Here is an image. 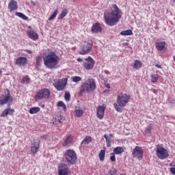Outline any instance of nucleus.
Instances as JSON below:
<instances>
[{"instance_id":"obj_1","label":"nucleus","mask_w":175,"mask_h":175,"mask_svg":"<svg viewBox=\"0 0 175 175\" xmlns=\"http://www.w3.org/2000/svg\"><path fill=\"white\" fill-rule=\"evenodd\" d=\"M121 10L116 4L111 7V11L104 12V20L105 24L109 27H113L121 20Z\"/></svg>"},{"instance_id":"obj_2","label":"nucleus","mask_w":175,"mask_h":175,"mask_svg":"<svg viewBox=\"0 0 175 175\" xmlns=\"http://www.w3.org/2000/svg\"><path fill=\"white\" fill-rule=\"evenodd\" d=\"M44 65L48 69H57L58 62H59V57L55 51H51L43 57Z\"/></svg>"},{"instance_id":"obj_3","label":"nucleus","mask_w":175,"mask_h":175,"mask_svg":"<svg viewBox=\"0 0 175 175\" xmlns=\"http://www.w3.org/2000/svg\"><path fill=\"white\" fill-rule=\"evenodd\" d=\"M129 99H131V96L126 94V93L119 94L117 96V103L113 104L115 110L119 113H122L123 109L121 107H125L126 105H127L128 102H129Z\"/></svg>"},{"instance_id":"obj_4","label":"nucleus","mask_w":175,"mask_h":175,"mask_svg":"<svg viewBox=\"0 0 175 175\" xmlns=\"http://www.w3.org/2000/svg\"><path fill=\"white\" fill-rule=\"evenodd\" d=\"M96 90V83L95 79H88L85 82L83 83L81 85V90L79 92L80 95H83L84 92L90 94V92H94Z\"/></svg>"},{"instance_id":"obj_5","label":"nucleus","mask_w":175,"mask_h":175,"mask_svg":"<svg viewBox=\"0 0 175 175\" xmlns=\"http://www.w3.org/2000/svg\"><path fill=\"white\" fill-rule=\"evenodd\" d=\"M66 161L68 165H75L77 161V154L75 150H67L65 152Z\"/></svg>"},{"instance_id":"obj_6","label":"nucleus","mask_w":175,"mask_h":175,"mask_svg":"<svg viewBox=\"0 0 175 175\" xmlns=\"http://www.w3.org/2000/svg\"><path fill=\"white\" fill-rule=\"evenodd\" d=\"M94 46V42L92 40L87 42L86 44L81 45L79 53L81 55H85L90 54L92 50V46Z\"/></svg>"},{"instance_id":"obj_7","label":"nucleus","mask_w":175,"mask_h":175,"mask_svg":"<svg viewBox=\"0 0 175 175\" xmlns=\"http://www.w3.org/2000/svg\"><path fill=\"white\" fill-rule=\"evenodd\" d=\"M66 84H68V79L66 78L53 80V86L57 91H64L66 88Z\"/></svg>"},{"instance_id":"obj_8","label":"nucleus","mask_w":175,"mask_h":175,"mask_svg":"<svg viewBox=\"0 0 175 175\" xmlns=\"http://www.w3.org/2000/svg\"><path fill=\"white\" fill-rule=\"evenodd\" d=\"M156 154L159 159H166V158L169 157V151L161 146V145H157Z\"/></svg>"},{"instance_id":"obj_9","label":"nucleus","mask_w":175,"mask_h":175,"mask_svg":"<svg viewBox=\"0 0 175 175\" xmlns=\"http://www.w3.org/2000/svg\"><path fill=\"white\" fill-rule=\"evenodd\" d=\"M9 102H13V97L10 95L9 89H6L4 94H1L0 96V105L1 106H3L6 103H9Z\"/></svg>"},{"instance_id":"obj_10","label":"nucleus","mask_w":175,"mask_h":175,"mask_svg":"<svg viewBox=\"0 0 175 175\" xmlns=\"http://www.w3.org/2000/svg\"><path fill=\"white\" fill-rule=\"evenodd\" d=\"M51 95L50 90L48 88H43L39 90L36 94V99H49Z\"/></svg>"},{"instance_id":"obj_11","label":"nucleus","mask_w":175,"mask_h":175,"mask_svg":"<svg viewBox=\"0 0 175 175\" xmlns=\"http://www.w3.org/2000/svg\"><path fill=\"white\" fill-rule=\"evenodd\" d=\"M132 155L133 158H137L139 161H142V159H143V155H144V151H143L142 147L135 146L133 150Z\"/></svg>"},{"instance_id":"obj_12","label":"nucleus","mask_w":175,"mask_h":175,"mask_svg":"<svg viewBox=\"0 0 175 175\" xmlns=\"http://www.w3.org/2000/svg\"><path fill=\"white\" fill-rule=\"evenodd\" d=\"M95 65V61L91 56H88V58L85 59V62H83V68H85L87 70H91V69L94 68Z\"/></svg>"},{"instance_id":"obj_13","label":"nucleus","mask_w":175,"mask_h":175,"mask_svg":"<svg viewBox=\"0 0 175 175\" xmlns=\"http://www.w3.org/2000/svg\"><path fill=\"white\" fill-rule=\"evenodd\" d=\"M106 111V106L105 105H98L96 107V117L98 120H103L105 118V111Z\"/></svg>"},{"instance_id":"obj_14","label":"nucleus","mask_w":175,"mask_h":175,"mask_svg":"<svg viewBox=\"0 0 175 175\" xmlns=\"http://www.w3.org/2000/svg\"><path fill=\"white\" fill-rule=\"evenodd\" d=\"M85 111V107H80L79 105L75 106V117L77 118H80L83 117L84 115V112Z\"/></svg>"},{"instance_id":"obj_15","label":"nucleus","mask_w":175,"mask_h":175,"mask_svg":"<svg viewBox=\"0 0 175 175\" xmlns=\"http://www.w3.org/2000/svg\"><path fill=\"white\" fill-rule=\"evenodd\" d=\"M39 147H40V140L38 139L31 143V152L33 155H35L39 151Z\"/></svg>"},{"instance_id":"obj_16","label":"nucleus","mask_w":175,"mask_h":175,"mask_svg":"<svg viewBox=\"0 0 175 175\" xmlns=\"http://www.w3.org/2000/svg\"><path fill=\"white\" fill-rule=\"evenodd\" d=\"M27 34L29 38L32 40H38V39H39V34H38V33H36V31H35L31 27H29L28 28Z\"/></svg>"},{"instance_id":"obj_17","label":"nucleus","mask_w":175,"mask_h":175,"mask_svg":"<svg viewBox=\"0 0 175 175\" xmlns=\"http://www.w3.org/2000/svg\"><path fill=\"white\" fill-rule=\"evenodd\" d=\"M18 9V3L15 0H10V3H8V10L10 13L12 12H16Z\"/></svg>"},{"instance_id":"obj_18","label":"nucleus","mask_w":175,"mask_h":175,"mask_svg":"<svg viewBox=\"0 0 175 175\" xmlns=\"http://www.w3.org/2000/svg\"><path fill=\"white\" fill-rule=\"evenodd\" d=\"M102 26H100V23H96L92 25L91 31L92 33H102Z\"/></svg>"},{"instance_id":"obj_19","label":"nucleus","mask_w":175,"mask_h":175,"mask_svg":"<svg viewBox=\"0 0 175 175\" xmlns=\"http://www.w3.org/2000/svg\"><path fill=\"white\" fill-rule=\"evenodd\" d=\"M69 170L68 169V165L65 164H61L58 167V174L59 175H68Z\"/></svg>"},{"instance_id":"obj_20","label":"nucleus","mask_w":175,"mask_h":175,"mask_svg":"<svg viewBox=\"0 0 175 175\" xmlns=\"http://www.w3.org/2000/svg\"><path fill=\"white\" fill-rule=\"evenodd\" d=\"M27 62H28V59L25 57H19L16 59L15 64L18 66H25L27 65Z\"/></svg>"},{"instance_id":"obj_21","label":"nucleus","mask_w":175,"mask_h":175,"mask_svg":"<svg viewBox=\"0 0 175 175\" xmlns=\"http://www.w3.org/2000/svg\"><path fill=\"white\" fill-rule=\"evenodd\" d=\"M73 135H68L62 144L63 147H70V146H72V142L73 141Z\"/></svg>"},{"instance_id":"obj_22","label":"nucleus","mask_w":175,"mask_h":175,"mask_svg":"<svg viewBox=\"0 0 175 175\" xmlns=\"http://www.w3.org/2000/svg\"><path fill=\"white\" fill-rule=\"evenodd\" d=\"M155 46L159 51H163V50H166V42H157Z\"/></svg>"},{"instance_id":"obj_23","label":"nucleus","mask_w":175,"mask_h":175,"mask_svg":"<svg viewBox=\"0 0 175 175\" xmlns=\"http://www.w3.org/2000/svg\"><path fill=\"white\" fill-rule=\"evenodd\" d=\"M14 111V109H10V107L6 108L2 111V113L0 115V117H6V116H8V114L10 116H13Z\"/></svg>"},{"instance_id":"obj_24","label":"nucleus","mask_w":175,"mask_h":175,"mask_svg":"<svg viewBox=\"0 0 175 175\" xmlns=\"http://www.w3.org/2000/svg\"><path fill=\"white\" fill-rule=\"evenodd\" d=\"M92 142V137L90 135H87L85 137L83 140L81 142V146H87V144H90Z\"/></svg>"},{"instance_id":"obj_25","label":"nucleus","mask_w":175,"mask_h":175,"mask_svg":"<svg viewBox=\"0 0 175 175\" xmlns=\"http://www.w3.org/2000/svg\"><path fill=\"white\" fill-rule=\"evenodd\" d=\"M113 134H109V135L105 134L104 135V137L106 140L107 147H111V137H113Z\"/></svg>"},{"instance_id":"obj_26","label":"nucleus","mask_w":175,"mask_h":175,"mask_svg":"<svg viewBox=\"0 0 175 175\" xmlns=\"http://www.w3.org/2000/svg\"><path fill=\"white\" fill-rule=\"evenodd\" d=\"M104 149H102L99 154H98V158L101 162H103L105 161V157H106V148H103Z\"/></svg>"},{"instance_id":"obj_27","label":"nucleus","mask_w":175,"mask_h":175,"mask_svg":"<svg viewBox=\"0 0 175 175\" xmlns=\"http://www.w3.org/2000/svg\"><path fill=\"white\" fill-rule=\"evenodd\" d=\"M124 152V148L121 146H117L113 148V153L116 155H120V154H122Z\"/></svg>"},{"instance_id":"obj_28","label":"nucleus","mask_w":175,"mask_h":175,"mask_svg":"<svg viewBox=\"0 0 175 175\" xmlns=\"http://www.w3.org/2000/svg\"><path fill=\"white\" fill-rule=\"evenodd\" d=\"M142 65H143V64L142 63V62H140V60L136 59L134 62L133 68V69H139V68H142Z\"/></svg>"},{"instance_id":"obj_29","label":"nucleus","mask_w":175,"mask_h":175,"mask_svg":"<svg viewBox=\"0 0 175 175\" xmlns=\"http://www.w3.org/2000/svg\"><path fill=\"white\" fill-rule=\"evenodd\" d=\"M39 111H40V107H31L29 110V114H36L37 113H39Z\"/></svg>"},{"instance_id":"obj_30","label":"nucleus","mask_w":175,"mask_h":175,"mask_svg":"<svg viewBox=\"0 0 175 175\" xmlns=\"http://www.w3.org/2000/svg\"><path fill=\"white\" fill-rule=\"evenodd\" d=\"M120 35L122 36H132V35H133V31H132L131 29L122 31L120 32Z\"/></svg>"},{"instance_id":"obj_31","label":"nucleus","mask_w":175,"mask_h":175,"mask_svg":"<svg viewBox=\"0 0 175 175\" xmlns=\"http://www.w3.org/2000/svg\"><path fill=\"white\" fill-rule=\"evenodd\" d=\"M150 77L152 83H157V81H158V79H159V75L158 74L153 73L150 75Z\"/></svg>"},{"instance_id":"obj_32","label":"nucleus","mask_w":175,"mask_h":175,"mask_svg":"<svg viewBox=\"0 0 175 175\" xmlns=\"http://www.w3.org/2000/svg\"><path fill=\"white\" fill-rule=\"evenodd\" d=\"M15 16H16L17 17H20V18H22L23 20H28V16H27L22 12H16Z\"/></svg>"},{"instance_id":"obj_33","label":"nucleus","mask_w":175,"mask_h":175,"mask_svg":"<svg viewBox=\"0 0 175 175\" xmlns=\"http://www.w3.org/2000/svg\"><path fill=\"white\" fill-rule=\"evenodd\" d=\"M66 14H68V10L64 8L59 16V20H62L64 17L66 16Z\"/></svg>"},{"instance_id":"obj_34","label":"nucleus","mask_w":175,"mask_h":175,"mask_svg":"<svg viewBox=\"0 0 175 175\" xmlns=\"http://www.w3.org/2000/svg\"><path fill=\"white\" fill-rule=\"evenodd\" d=\"M31 81V78H29V76H25V77L23 78L21 80V84H28Z\"/></svg>"},{"instance_id":"obj_35","label":"nucleus","mask_w":175,"mask_h":175,"mask_svg":"<svg viewBox=\"0 0 175 175\" xmlns=\"http://www.w3.org/2000/svg\"><path fill=\"white\" fill-rule=\"evenodd\" d=\"M59 11L58 9L55 10L54 11V12L53 13L52 16H51L48 20L49 21H51V20H54L55 18V17H57V16L58 15Z\"/></svg>"},{"instance_id":"obj_36","label":"nucleus","mask_w":175,"mask_h":175,"mask_svg":"<svg viewBox=\"0 0 175 175\" xmlns=\"http://www.w3.org/2000/svg\"><path fill=\"white\" fill-rule=\"evenodd\" d=\"M57 107H62L64 111H66V105H65V103L62 101H59L57 103Z\"/></svg>"},{"instance_id":"obj_37","label":"nucleus","mask_w":175,"mask_h":175,"mask_svg":"<svg viewBox=\"0 0 175 175\" xmlns=\"http://www.w3.org/2000/svg\"><path fill=\"white\" fill-rule=\"evenodd\" d=\"M71 80L74 83H79V81H81V77L79 76H74L71 77Z\"/></svg>"},{"instance_id":"obj_38","label":"nucleus","mask_w":175,"mask_h":175,"mask_svg":"<svg viewBox=\"0 0 175 175\" xmlns=\"http://www.w3.org/2000/svg\"><path fill=\"white\" fill-rule=\"evenodd\" d=\"M170 172L172 173V175H175V163H170Z\"/></svg>"},{"instance_id":"obj_39","label":"nucleus","mask_w":175,"mask_h":175,"mask_svg":"<svg viewBox=\"0 0 175 175\" xmlns=\"http://www.w3.org/2000/svg\"><path fill=\"white\" fill-rule=\"evenodd\" d=\"M42 57L40 56L37 57L36 62L37 66H40V65H42Z\"/></svg>"},{"instance_id":"obj_40","label":"nucleus","mask_w":175,"mask_h":175,"mask_svg":"<svg viewBox=\"0 0 175 175\" xmlns=\"http://www.w3.org/2000/svg\"><path fill=\"white\" fill-rule=\"evenodd\" d=\"M64 98H65V100H66V102H69V100H70V93L66 92Z\"/></svg>"},{"instance_id":"obj_41","label":"nucleus","mask_w":175,"mask_h":175,"mask_svg":"<svg viewBox=\"0 0 175 175\" xmlns=\"http://www.w3.org/2000/svg\"><path fill=\"white\" fill-rule=\"evenodd\" d=\"M110 160L111 162H116V154L114 153L110 154Z\"/></svg>"},{"instance_id":"obj_42","label":"nucleus","mask_w":175,"mask_h":175,"mask_svg":"<svg viewBox=\"0 0 175 175\" xmlns=\"http://www.w3.org/2000/svg\"><path fill=\"white\" fill-rule=\"evenodd\" d=\"M152 129V126H148L146 129L145 132L146 133H148V135H151V130Z\"/></svg>"},{"instance_id":"obj_43","label":"nucleus","mask_w":175,"mask_h":175,"mask_svg":"<svg viewBox=\"0 0 175 175\" xmlns=\"http://www.w3.org/2000/svg\"><path fill=\"white\" fill-rule=\"evenodd\" d=\"M40 139H42L44 140H49V139H50V137L47 135H44L40 137Z\"/></svg>"},{"instance_id":"obj_44","label":"nucleus","mask_w":175,"mask_h":175,"mask_svg":"<svg viewBox=\"0 0 175 175\" xmlns=\"http://www.w3.org/2000/svg\"><path fill=\"white\" fill-rule=\"evenodd\" d=\"M105 85L107 88H108L109 90H110V84H109V83L107 82H105Z\"/></svg>"},{"instance_id":"obj_45","label":"nucleus","mask_w":175,"mask_h":175,"mask_svg":"<svg viewBox=\"0 0 175 175\" xmlns=\"http://www.w3.org/2000/svg\"><path fill=\"white\" fill-rule=\"evenodd\" d=\"M155 66H156V68H158L159 69H162V66L161 64H156Z\"/></svg>"},{"instance_id":"obj_46","label":"nucleus","mask_w":175,"mask_h":175,"mask_svg":"<svg viewBox=\"0 0 175 175\" xmlns=\"http://www.w3.org/2000/svg\"><path fill=\"white\" fill-rule=\"evenodd\" d=\"M25 52L27 53V54H32V51H31L29 49H26Z\"/></svg>"},{"instance_id":"obj_47","label":"nucleus","mask_w":175,"mask_h":175,"mask_svg":"<svg viewBox=\"0 0 175 175\" xmlns=\"http://www.w3.org/2000/svg\"><path fill=\"white\" fill-rule=\"evenodd\" d=\"M77 61L78 62H83V59H81V58H77Z\"/></svg>"},{"instance_id":"obj_48","label":"nucleus","mask_w":175,"mask_h":175,"mask_svg":"<svg viewBox=\"0 0 175 175\" xmlns=\"http://www.w3.org/2000/svg\"><path fill=\"white\" fill-rule=\"evenodd\" d=\"M2 75V70L0 69V75Z\"/></svg>"},{"instance_id":"obj_49","label":"nucleus","mask_w":175,"mask_h":175,"mask_svg":"<svg viewBox=\"0 0 175 175\" xmlns=\"http://www.w3.org/2000/svg\"><path fill=\"white\" fill-rule=\"evenodd\" d=\"M129 43L126 42V46H129Z\"/></svg>"},{"instance_id":"obj_50","label":"nucleus","mask_w":175,"mask_h":175,"mask_svg":"<svg viewBox=\"0 0 175 175\" xmlns=\"http://www.w3.org/2000/svg\"><path fill=\"white\" fill-rule=\"evenodd\" d=\"M42 107H44V105H42Z\"/></svg>"},{"instance_id":"obj_51","label":"nucleus","mask_w":175,"mask_h":175,"mask_svg":"<svg viewBox=\"0 0 175 175\" xmlns=\"http://www.w3.org/2000/svg\"><path fill=\"white\" fill-rule=\"evenodd\" d=\"M59 122H61V120H59Z\"/></svg>"},{"instance_id":"obj_52","label":"nucleus","mask_w":175,"mask_h":175,"mask_svg":"<svg viewBox=\"0 0 175 175\" xmlns=\"http://www.w3.org/2000/svg\"><path fill=\"white\" fill-rule=\"evenodd\" d=\"M175 2V0H173Z\"/></svg>"}]
</instances>
